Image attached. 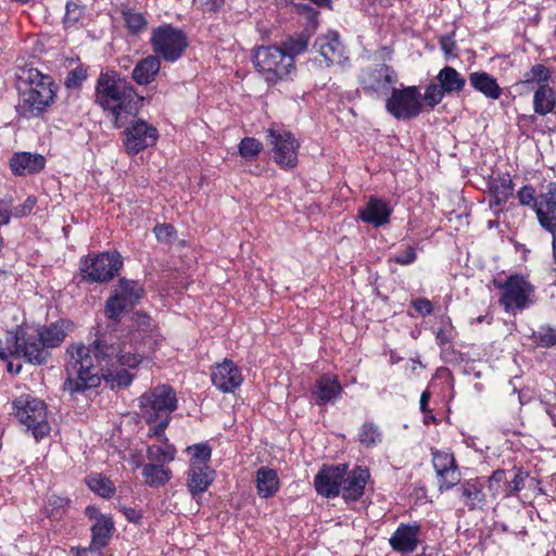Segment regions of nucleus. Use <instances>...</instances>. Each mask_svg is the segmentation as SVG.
Instances as JSON below:
<instances>
[{"label": "nucleus", "mask_w": 556, "mask_h": 556, "mask_svg": "<svg viewBox=\"0 0 556 556\" xmlns=\"http://www.w3.org/2000/svg\"><path fill=\"white\" fill-rule=\"evenodd\" d=\"M128 334L117 330L102 333L91 344L76 343L67 348L64 390L71 394L94 388L104 379L112 389L131 384L142 359L139 349Z\"/></svg>", "instance_id": "obj_1"}, {"label": "nucleus", "mask_w": 556, "mask_h": 556, "mask_svg": "<svg viewBox=\"0 0 556 556\" xmlns=\"http://www.w3.org/2000/svg\"><path fill=\"white\" fill-rule=\"evenodd\" d=\"M94 103L122 128L138 112L139 96L126 77L116 71L101 72L94 86Z\"/></svg>", "instance_id": "obj_2"}, {"label": "nucleus", "mask_w": 556, "mask_h": 556, "mask_svg": "<svg viewBox=\"0 0 556 556\" xmlns=\"http://www.w3.org/2000/svg\"><path fill=\"white\" fill-rule=\"evenodd\" d=\"M20 79L17 115L24 119L40 117L54 103L56 86L53 79L33 67L24 70Z\"/></svg>", "instance_id": "obj_3"}, {"label": "nucleus", "mask_w": 556, "mask_h": 556, "mask_svg": "<svg viewBox=\"0 0 556 556\" xmlns=\"http://www.w3.org/2000/svg\"><path fill=\"white\" fill-rule=\"evenodd\" d=\"M141 415L149 425V437H161L170 421V414L177 409L175 390L168 384H159L139 397Z\"/></svg>", "instance_id": "obj_4"}, {"label": "nucleus", "mask_w": 556, "mask_h": 556, "mask_svg": "<svg viewBox=\"0 0 556 556\" xmlns=\"http://www.w3.org/2000/svg\"><path fill=\"white\" fill-rule=\"evenodd\" d=\"M253 62L258 74L270 85L291 79L296 74L295 61L283 53L279 46H261L255 49Z\"/></svg>", "instance_id": "obj_5"}, {"label": "nucleus", "mask_w": 556, "mask_h": 556, "mask_svg": "<svg viewBox=\"0 0 556 556\" xmlns=\"http://www.w3.org/2000/svg\"><path fill=\"white\" fill-rule=\"evenodd\" d=\"M495 287L501 291L500 304L507 313H515L530 307L535 302V289L521 275H510L505 280H495Z\"/></svg>", "instance_id": "obj_6"}, {"label": "nucleus", "mask_w": 556, "mask_h": 556, "mask_svg": "<svg viewBox=\"0 0 556 556\" xmlns=\"http://www.w3.org/2000/svg\"><path fill=\"white\" fill-rule=\"evenodd\" d=\"M13 409L18 421L31 431L36 440L50 433L48 410L43 401L29 394L21 395L13 402Z\"/></svg>", "instance_id": "obj_7"}, {"label": "nucleus", "mask_w": 556, "mask_h": 556, "mask_svg": "<svg viewBox=\"0 0 556 556\" xmlns=\"http://www.w3.org/2000/svg\"><path fill=\"white\" fill-rule=\"evenodd\" d=\"M150 43L154 55L173 63L184 54L188 38L181 29L164 24L153 29Z\"/></svg>", "instance_id": "obj_8"}, {"label": "nucleus", "mask_w": 556, "mask_h": 556, "mask_svg": "<svg viewBox=\"0 0 556 556\" xmlns=\"http://www.w3.org/2000/svg\"><path fill=\"white\" fill-rule=\"evenodd\" d=\"M123 265L118 252L89 254L80 261L83 278L89 282H108L113 279Z\"/></svg>", "instance_id": "obj_9"}, {"label": "nucleus", "mask_w": 556, "mask_h": 556, "mask_svg": "<svg viewBox=\"0 0 556 556\" xmlns=\"http://www.w3.org/2000/svg\"><path fill=\"white\" fill-rule=\"evenodd\" d=\"M386 110L396 119H412L422 111L421 94L416 86L394 88L386 101Z\"/></svg>", "instance_id": "obj_10"}, {"label": "nucleus", "mask_w": 556, "mask_h": 556, "mask_svg": "<svg viewBox=\"0 0 556 556\" xmlns=\"http://www.w3.org/2000/svg\"><path fill=\"white\" fill-rule=\"evenodd\" d=\"M14 345L17 357H23L34 365H42L50 358V352L39 336L37 329L31 326L20 327L14 334Z\"/></svg>", "instance_id": "obj_11"}, {"label": "nucleus", "mask_w": 556, "mask_h": 556, "mask_svg": "<svg viewBox=\"0 0 556 556\" xmlns=\"http://www.w3.org/2000/svg\"><path fill=\"white\" fill-rule=\"evenodd\" d=\"M267 140L271 147L274 161L280 168L292 169L298 165L300 143L290 131L269 128Z\"/></svg>", "instance_id": "obj_12"}, {"label": "nucleus", "mask_w": 556, "mask_h": 556, "mask_svg": "<svg viewBox=\"0 0 556 556\" xmlns=\"http://www.w3.org/2000/svg\"><path fill=\"white\" fill-rule=\"evenodd\" d=\"M397 83V74L387 65L379 64L363 71L361 75V86L369 96L383 97L388 96Z\"/></svg>", "instance_id": "obj_13"}, {"label": "nucleus", "mask_w": 556, "mask_h": 556, "mask_svg": "<svg viewBox=\"0 0 556 556\" xmlns=\"http://www.w3.org/2000/svg\"><path fill=\"white\" fill-rule=\"evenodd\" d=\"M124 134V144L129 154H137L154 146L159 137L157 129L142 119L132 122Z\"/></svg>", "instance_id": "obj_14"}, {"label": "nucleus", "mask_w": 556, "mask_h": 556, "mask_svg": "<svg viewBox=\"0 0 556 556\" xmlns=\"http://www.w3.org/2000/svg\"><path fill=\"white\" fill-rule=\"evenodd\" d=\"M432 464L439 479V491L454 488L460 481L455 457L448 451H432Z\"/></svg>", "instance_id": "obj_15"}, {"label": "nucleus", "mask_w": 556, "mask_h": 556, "mask_svg": "<svg viewBox=\"0 0 556 556\" xmlns=\"http://www.w3.org/2000/svg\"><path fill=\"white\" fill-rule=\"evenodd\" d=\"M346 465L323 466L314 478L316 492L327 498H333L340 494Z\"/></svg>", "instance_id": "obj_16"}, {"label": "nucleus", "mask_w": 556, "mask_h": 556, "mask_svg": "<svg viewBox=\"0 0 556 556\" xmlns=\"http://www.w3.org/2000/svg\"><path fill=\"white\" fill-rule=\"evenodd\" d=\"M420 535L421 526L419 522H401L389 538V544L396 553L410 554L417 549L420 543Z\"/></svg>", "instance_id": "obj_17"}, {"label": "nucleus", "mask_w": 556, "mask_h": 556, "mask_svg": "<svg viewBox=\"0 0 556 556\" xmlns=\"http://www.w3.org/2000/svg\"><path fill=\"white\" fill-rule=\"evenodd\" d=\"M211 380L219 391L231 393L242 384L243 377L240 368L231 359L225 358L212 367Z\"/></svg>", "instance_id": "obj_18"}, {"label": "nucleus", "mask_w": 556, "mask_h": 556, "mask_svg": "<svg viewBox=\"0 0 556 556\" xmlns=\"http://www.w3.org/2000/svg\"><path fill=\"white\" fill-rule=\"evenodd\" d=\"M540 225L551 233L556 232V181L547 186L534 202Z\"/></svg>", "instance_id": "obj_19"}, {"label": "nucleus", "mask_w": 556, "mask_h": 556, "mask_svg": "<svg viewBox=\"0 0 556 556\" xmlns=\"http://www.w3.org/2000/svg\"><path fill=\"white\" fill-rule=\"evenodd\" d=\"M392 211L388 201L370 197L365 206L358 211V217L362 222L379 228L390 223Z\"/></svg>", "instance_id": "obj_20"}, {"label": "nucleus", "mask_w": 556, "mask_h": 556, "mask_svg": "<svg viewBox=\"0 0 556 556\" xmlns=\"http://www.w3.org/2000/svg\"><path fill=\"white\" fill-rule=\"evenodd\" d=\"M314 49L324 58L326 66L340 64L344 60V47L337 31L318 36L314 42Z\"/></svg>", "instance_id": "obj_21"}, {"label": "nucleus", "mask_w": 556, "mask_h": 556, "mask_svg": "<svg viewBox=\"0 0 556 556\" xmlns=\"http://www.w3.org/2000/svg\"><path fill=\"white\" fill-rule=\"evenodd\" d=\"M483 489L484 483L479 478L465 480L457 489L458 498L468 510L482 509L486 504Z\"/></svg>", "instance_id": "obj_22"}, {"label": "nucleus", "mask_w": 556, "mask_h": 556, "mask_svg": "<svg viewBox=\"0 0 556 556\" xmlns=\"http://www.w3.org/2000/svg\"><path fill=\"white\" fill-rule=\"evenodd\" d=\"M343 388L337 376L325 374L316 380L312 394L315 397L316 404L321 406L333 403L341 396Z\"/></svg>", "instance_id": "obj_23"}, {"label": "nucleus", "mask_w": 556, "mask_h": 556, "mask_svg": "<svg viewBox=\"0 0 556 556\" xmlns=\"http://www.w3.org/2000/svg\"><path fill=\"white\" fill-rule=\"evenodd\" d=\"M369 477L368 469L363 467H355L351 471L346 470L340 491L342 497L345 501H357L364 494Z\"/></svg>", "instance_id": "obj_24"}, {"label": "nucleus", "mask_w": 556, "mask_h": 556, "mask_svg": "<svg viewBox=\"0 0 556 556\" xmlns=\"http://www.w3.org/2000/svg\"><path fill=\"white\" fill-rule=\"evenodd\" d=\"M71 328L72 323L66 319H59L49 325L35 327L49 352L51 349L58 348L62 344Z\"/></svg>", "instance_id": "obj_25"}, {"label": "nucleus", "mask_w": 556, "mask_h": 556, "mask_svg": "<svg viewBox=\"0 0 556 556\" xmlns=\"http://www.w3.org/2000/svg\"><path fill=\"white\" fill-rule=\"evenodd\" d=\"M46 164V160L40 154H31L28 152L15 153L11 161V170L18 176L31 175L40 172Z\"/></svg>", "instance_id": "obj_26"}, {"label": "nucleus", "mask_w": 556, "mask_h": 556, "mask_svg": "<svg viewBox=\"0 0 556 556\" xmlns=\"http://www.w3.org/2000/svg\"><path fill=\"white\" fill-rule=\"evenodd\" d=\"M161 70V61L156 55H148L139 60L131 72L132 80L140 86L154 81Z\"/></svg>", "instance_id": "obj_27"}, {"label": "nucleus", "mask_w": 556, "mask_h": 556, "mask_svg": "<svg viewBox=\"0 0 556 556\" xmlns=\"http://www.w3.org/2000/svg\"><path fill=\"white\" fill-rule=\"evenodd\" d=\"M255 482L257 494L263 498L275 496L280 486L277 471L266 466L257 469Z\"/></svg>", "instance_id": "obj_28"}, {"label": "nucleus", "mask_w": 556, "mask_h": 556, "mask_svg": "<svg viewBox=\"0 0 556 556\" xmlns=\"http://www.w3.org/2000/svg\"><path fill=\"white\" fill-rule=\"evenodd\" d=\"M159 439L157 443L150 444L147 447V458L150 463L167 464L172 463L176 457V447L165 437L164 432Z\"/></svg>", "instance_id": "obj_29"}, {"label": "nucleus", "mask_w": 556, "mask_h": 556, "mask_svg": "<svg viewBox=\"0 0 556 556\" xmlns=\"http://www.w3.org/2000/svg\"><path fill=\"white\" fill-rule=\"evenodd\" d=\"M113 531L114 522L112 518L103 515L99 516L91 527L92 536L90 548L99 552L105 547L112 536Z\"/></svg>", "instance_id": "obj_30"}, {"label": "nucleus", "mask_w": 556, "mask_h": 556, "mask_svg": "<svg viewBox=\"0 0 556 556\" xmlns=\"http://www.w3.org/2000/svg\"><path fill=\"white\" fill-rule=\"evenodd\" d=\"M215 471L211 467H189L187 486L191 494L205 492L214 480Z\"/></svg>", "instance_id": "obj_31"}, {"label": "nucleus", "mask_w": 556, "mask_h": 556, "mask_svg": "<svg viewBox=\"0 0 556 556\" xmlns=\"http://www.w3.org/2000/svg\"><path fill=\"white\" fill-rule=\"evenodd\" d=\"M533 111L538 115L554 113L556 109V91L549 85L534 89L532 99Z\"/></svg>", "instance_id": "obj_32"}, {"label": "nucleus", "mask_w": 556, "mask_h": 556, "mask_svg": "<svg viewBox=\"0 0 556 556\" xmlns=\"http://www.w3.org/2000/svg\"><path fill=\"white\" fill-rule=\"evenodd\" d=\"M470 85L486 98L497 100L502 94V89L496 79L485 72H475L469 75Z\"/></svg>", "instance_id": "obj_33"}, {"label": "nucleus", "mask_w": 556, "mask_h": 556, "mask_svg": "<svg viewBox=\"0 0 556 556\" xmlns=\"http://www.w3.org/2000/svg\"><path fill=\"white\" fill-rule=\"evenodd\" d=\"M142 477L150 488H161L172 479L173 473L168 466L149 462L142 467Z\"/></svg>", "instance_id": "obj_34"}, {"label": "nucleus", "mask_w": 556, "mask_h": 556, "mask_svg": "<svg viewBox=\"0 0 556 556\" xmlns=\"http://www.w3.org/2000/svg\"><path fill=\"white\" fill-rule=\"evenodd\" d=\"M551 79L552 71L547 66L536 63L525 72L519 84L534 90L540 86L549 85Z\"/></svg>", "instance_id": "obj_35"}, {"label": "nucleus", "mask_w": 556, "mask_h": 556, "mask_svg": "<svg viewBox=\"0 0 556 556\" xmlns=\"http://www.w3.org/2000/svg\"><path fill=\"white\" fill-rule=\"evenodd\" d=\"M437 78L445 93L460 92L466 85V79L451 66L443 67Z\"/></svg>", "instance_id": "obj_36"}, {"label": "nucleus", "mask_w": 556, "mask_h": 556, "mask_svg": "<svg viewBox=\"0 0 556 556\" xmlns=\"http://www.w3.org/2000/svg\"><path fill=\"white\" fill-rule=\"evenodd\" d=\"M185 452L190 455L189 467H210L212 447L207 442L189 445Z\"/></svg>", "instance_id": "obj_37"}, {"label": "nucleus", "mask_w": 556, "mask_h": 556, "mask_svg": "<svg viewBox=\"0 0 556 556\" xmlns=\"http://www.w3.org/2000/svg\"><path fill=\"white\" fill-rule=\"evenodd\" d=\"M438 328L434 330L437 344L445 348L451 344L456 337V330L447 315H441L437 318Z\"/></svg>", "instance_id": "obj_38"}, {"label": "nucleus", "mask_w": 556, "mask_h": 556, "mask_svg": "<svg viewBox=\"0 0 556 556\" xmlns=\"http://www.w3.org/2000/svg\"><path fill=\"white\" fill-rule=\"evenodd\" d=\"M114 292L118 293L128 304L134 306L143 295L142 287L134 280L121 279Z\"/></svg>", "instance_id": "obj_39"}, {"label": "nucleus", "mask_w": 556, "mask_h": 556, "mask_svg": "<svg viewBox=\"0 0 556 556\" xmlns=\"http://www.w3.org/2000/svg\"><path fill=\"white\" fill-rule=\"evenodd\" d=\"M358 440L367 448L377 446L382 441V431L371 421L364 422L358 431Z\"/></svg>", "instance_id": "obj_40"}, {"label": "nucleus", "mask_w": 556, "mask_h": 556, "mask_svg": "<svg viewBox=\"0 0 556 556\" xmlns=\"http://www.w3.org/2000/svg\"><path fill=\"white\" fill-rule=\"evenodd\" d=\"M491 189L495 199V203H505L513 195L514 191L510 176L508 174L500 176L493 181Z\"/></svg>", "instance_id": "obj_41"}, {"label": "nucleus", "mask_w": 556, "mask_h": 556, "mask_svg": "<svg viewBox=\"0 0 556 556\" xmlns=\"http://www.w3.org/2000/svg\"><path fill=\"white\" fill-rule=\"evenodd\" d=\"M281 51L287 53L295 61V56L302 54L306 51L308 47V36L305 34H299L295 36H291L282 41Z\"/></svg>", "instance_id": "obj_42"}, {"label": "nucleus", "mask_w": 556, "mask_h": 556, "mask_svg": "<svg viewBox=\"0 0 556 556\" xmlns=\"http://www.w3.org/2000/svg\"><path fill=\"white\" fill-rule=\"evenodd\" d=\"M89 489L100 495L101 497L109 498L114 494V485L111 480L101 473H96L87 479Z\"/></svg>", "instance_id": "obj_43"}, {"label": "nucleus", "mask_w": 556, "mask_h": 556, "mask_svg": "<svg viewBox=\"0 0 556 556\" xmlns=\"http://www.w3.org/2000/svg\"><path fill=\"white\" fill-rule=\"evenodd\" d=\"M134 307L128 304L118 293L113 294L108 299L105 304V315L108 318L117 320L127 309Z\"/></svg>", "instance_id": "obj_44"}, {"label": "nucleus", "mask_w": 556, "mask_h": 556, "mask_svg": "<svg viewBox=\"0 0 556 556\" xmlns=\"http://www.w3.org/2000/svg\"><path fill=\"white\" fill-rule=\"evenodd\" d=\"M533 341L543 348H551L556 344V327L543 325L532 333Z\"/></svg>", "instance_id": "obj_45"}, {"label": "nucleus", "mask_w": 556, "mask_h": 556, "mask_svg": "<svg viewBox=\"0 0 556 556\" xmlns=\"http://www.w3.org/2000/svg\"><path fill=\"white\" fill-rule=\"evenodd\" d=\"M123 18L131 34H139L147 27L148 24L143 14L132 10L123 11Z\"/></svg>", "instance_id": "obj_46"}, {"label": "nucleus", "mask_w": 556, "mask_h": 556, "mask_svg": "<svg viewBox=\"0 0 556 556\" xmlns=\"http://www.w3.org/2000/svg\"><path fill=\"white\" fill-rule=\"evenodd\" d=\"M262 150L263 143L253 137H245L239 143V153L245 160L256 157Z\"/></svg>", "instance_id": "obj_47"}, {"label": "nucleus", "mask_w": 556, "mask_h": 556, "mask_svg": "<svg viewBox=\"0 0 556 556\" xmlns=\"http://www.w3.org/2000/svg\"><path fill=\"white\" fill-rule=\"evenodd\" d=\"M505 482L506 472L503 469H497L488 479V489L491 496L496 497L503 495L505 497Z\"/></svg>", "instance_id": "obj_48"}, {"label": "nucleus", "mask_w": 556, "mask_h": 556, "mask_svg": "<svg viewBox=\"0 0 556 556\" xmlns=\"http://www.w3.org/2000/svg\"><path fill=\"white\" fill-rule=\"evenodd\" d=\"M527 476V472L522 469H517L513 479L510 481L506 480L505 482V497L514 496L521 491L525 488Z\"/></svg>", "instance_id": "obj_49"}, {"label": "nucleus", "mask_w": 556, "mask_h": 556, "mask_svg": "<svg viewBox=\"0 0 556 556\" xmlns=\"http://www.w3.org/2000/svg\"><path fill=\"white\" fill-rule=\"evenodd\" d=\"M70 504V500L59 495H51L48 500L47 511L52 518H60Z\"/></svg>", "instance_id": "obj_50"}, {"label": "nucleus", "mask_w": 556, "mask_h": 556, "mask_svg": "<svg viewBox=\"0 0 556 556\" xmlns=\"http://www.w3.org/2000/svg\"><path fill=\"white\" fill-rule=\"evenodd\" d=\"M87 78V68L83 65H78L75 68L71 70L65 77V86L68 89H76L81 86V84Z\"/></svg>", "instance_id": "obj_51"}, {"label": "nucleus", "mask_w": 556, "mask_h": 556, "mask_svg": "<svg viewBox=\"0 0 556 556\" xmlns=\"http://www.w3.org/2000/svg\"><path fill=\"white\" fill-rule=\"evenodd\" d=\"M444 93H445V91L442 89V87L440 85L430 84L427 87V89L424 93V97H421V101L425 100V102L430 108H434L442 101Z\"/></svg>", "instance_id": "obj_52"}, {"label": "nucleus", "mask_w": 556, "mask_h": 556, "mask_svg": "<svg viewBox=\"0 0 556 556\" xmlns=\"http://www.w3.org/2000/svg\"><path fill=\"white\" fill-rule=\"evenodd\" d=\"M84 15V8L74 1L66 3L64 24L66 26H73L78 23Z\"/></svg>", "instance_id": "obj_53"}, {"label": "nucleus", "mask_w": 556, "mask_h": 556, "mask_svg": "<svg viewBox=\"0 0 556 556\" xmlns=\"http://www.w3.org/2000/svg\"><path fill=\"white\" fill-rule=\"evenodd\" d=\"M417 258V253L415 248L407 247L404 251H400L393 256H391V261L400 265H409L413 264Z\"/></svg>", "instance_id": "obj_54"}, {"label": "nucleus", "mask_w": 556, "mask_h": 556, "mask_svg": "<svg viewBox=\"0 0 556 556\" xmlns=\"http://www.w3.org/2000/svg\"><path fill=\"white\" fill-rule=\"evenodd\" d=\"M37 204L35 197H28L22 204L16 205L12 210L13 217L22 218L29 215Z\"/></svg>", "instance_id": "obj_55"}, {"label": "nucleus", "mask_w": 556, "mask_h": 556, "mask_svg": "<svg viewBox=\"0 0 556 556\" xmlns=\"http://www.w3.org/2000/svg\"><path fill=\"white\" fill-rule=\"evenodd\" d=\"M16 349L14 345V334L8 337L5 341L0 339V359L8 361L10 357H17Z\"/></svg>", "instance_id": "obj_56"}, {"label": "nucleus", "mask_w": 556, "mask_h": 556, "mask_svg": "<svg viewBox=\"0 0 556 556\" xmlns=\"http://www.w3.org/2000/svg\"><path fill=\"white\" fill-rule=\"evenodd\" d=\"M412 306L422 317L429 316L433 312V305H432L431 301L426 298H418V299L412 301Z\"/></svg>", "instance_id": "obj_57"}, {"label": "nucleus", "mask_w": 556, "mask_h": 556, "mask_svg": "<svg viewBox=\"0 0 556 556\" xmlns=\"http://www.w3.org/2000/svg\"><path fill=\"white\" fill-rule=\"evenodd\" d=\"M534 194H535V191H534L533 187L527 185V186H523L517 192V198H518L520 204L534 206V202L536 200Z\"/></svg>", "instance_id": "obj_58"}, {"label": "nucleus", "mask_w": 556, "mask_h": 556, "mask_svg": "<svg viewBox=\"0 0 556 556\" xmlns=\"http://www.w3.org/2000/svg\"><path fill=\"white\" fill-rule=\"evenodd\" d=\"M159 241L168 242L175 235V229L172 225L168 224H160L156 225L153 229Z\"/></svg>", "instance_id": "obj_59"}, {"label": "nucleus", "mask_w": 556, "mask_h": 556, "mask_svg": "<svg viewBox=\"0 0 556 556\" xmlns=\"http://www.w3.org/2000/svg\"><path fill=\"white\" fill-rule=\"evenodd\" d=\"M198 2L204 12H216L224 5L225 0H198Z\"/></svg>", "instance_id": "obj_60"}, {"label": "nucleus", "mask_w": 556, "mask_h": 556, "mask_svg": "<svg viewBox=\"0 0 556 556\" xmlns=\"http://www.w3.org/2000/svg\"><path fill=\"white\" fill-rule=\"evenodd\" d=\"M440 46H441L442 51L446 55H452L456 48L455 40L453 39V36H451V35L442 37L440 39Z\"/></svg>", "instance_id": "obj_61"}, {"label": "nucleus", "mask_w": 556, "mask_h": 556, "mask_svg": "<svg viewBox=\"0 0 556 556\" xmlns=\"http://www.w3.org/2000/svg\"><path fill=\"white\" fill-rule=\"evenodd\" d=\"M13 217L12 210L7 203H0V226L8 225Z\"/></svg>", "instance_id": "obj_62"}, {"label": "nucleus", "mask_w": 556, "mask_h": 556, "mask_svg": "<svg viewBox=\"0 0 556 556\" xmlns=\"http://www.w3.org/2000/svg\"><path fill=\"white\" fill-rule=\"evenodd\" d=\"M122 511L126 519L134 523H138L142 518V514L140 513V510H137L131 507H124Z\"/></svg>", "instance_id": "obj_63"}, {"label": "nucleus", "mask_w": 556, "mask_h": 556, "mask_svg": "<svg viewBox=\"0 0 556 556\" xmlns=\"http://www.w3.org/2000/svg\"><path fill=\"white\" fill-rule=\"evenodd\" d=\"M430 401V392L429 391H424L421 393V396H420V409L424 414H426L428 412V403Z\"/></svg>", "instance_id": "obj_64"}]
</instances>
